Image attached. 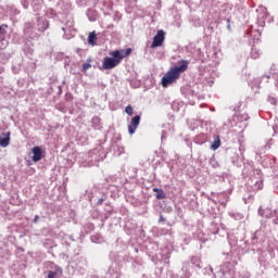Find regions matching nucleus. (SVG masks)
<instances>
[{
	"instance_id": "nucleus-1",
	"label": "nucleus",
	"mask_w": 278,
	"mask_h": 278,
	"mask_svg": "<svg viewBox=\"0 0 278 278\" xmlns=\"http://www.w3.org/2000/svg\"><path fill=\"white\" fill-rule=\"evenodd\" d=\"M131 48H127L126 50H115L110 52L111 56H106L103 59L102 68L103 71H112V68H116L125 58H129L131 55Z\"/></svg>"
},
{
	"instance_id": "nucleus-2",
	"label": "nucleus",
	"mask_w": 278,
	"mask_h": 278,
	"mask_svg": "<svg viewBox=\"0 0 278 278\" xmlns=\"http://www.w3.org/2000/svg\"><path fill=\"white\" fill-rule=\"evenodd\" d=\"M179 66L172 67L161 79V85L163 88H168L172 84H175L177 79L181 76V73L188 71L189 62L187 60H181L178 62Z\"/></svg>"
},
{
	"instance_id": "nucleus-3",
	"label": "nucleus",
	"mask_w": 278,
	"mask_h": 278,
	"mask_svg": "<svg viewBox=\"0 0 278 278\" xmlns=\"http://www.w3.org/2000/svg\"><path fill=\"white\" fill-rule=\"evenodd\" d=\"M164 40H166V33H164L163 29L157 30L156 35L153 37L151 49L162 47V45H164Z\"/></svg>"
},
{
	"instance_id": "nucleus-4",
	"label": "nucleus",
	"mask_w": 278,
	"mask_h": 278,
	"mask_svg": "<svg viewBox=\"0 0 278 278\" xmlns=\"http://www.w3.org/2000/svg\"><path fill=\"white\" fill-rule=\"evenodd\" d=\"M139 125L140 115H136L131 118L130 124L128 125V132L130 134V136H132V134H136V129H138Z\"/></svg>"
},
{
	"instance_id": "nucleus-5",
	"label": "nucleus",
	"mask_w": 278,
	"mask_h": 278,
	"mask_svg": "<svg viewBox=\"0 0 278 278\" xmlns=\"http://www.w3.org/2000/svg\"><path fill=\"white\" fill-rule=\"evenodd\" d=\"M33 162H40L42 160V148L36 146L31 149Z\"/></svg>"
},
{
	"instance_id": "nucleus-6",
	"label": "nucleus",
	"mask_w": 278,
	"mask_h": 278,
	"mask_svg": "<svg viewBox=\"0 0 278 278\" xmlns=\"http://www.w3.org/2000/svg\"><path fill=\"white\" fill-rule=\"evenodd\" d=\"M10 136H11V132L8 131V132H2L0 135V147H2L3 149H5V147H9L10 146Z\"/></svg>"
},
{
	"instance_id": "nucleus-7",
	"label": "nucleus",
	"mask_w": 278,
	"mask_h": 278,
	"mask_svg": "<svg viewBox=\"0 0 278 278\" xmlns=\"http://www.w3.org/2000/svg\"><path fill=\"white\" fill-rule=\"evenodd\" d=\"M153 192H156L155 199L157 201H162L163 199H166V193L162 189L153 188Z\"/></svg>"
},
{
	"instance_id": "nucleus-8",
	"label": "nucleus",
	"mask_w": 278,
	"mask_h": 278,
	"mask_svg": "<svg viewBox=\"0 0 278 278\" xmlns=\"http://www.w3.org/2000/svg\"><path fill=\"white\" fill-rule=\"evenodd\" d=\"M88 43L92 45V47L97 45V34H94V31L89 34Z\"/></svg>"
},
{
	"instance_id": "nucleus-9",
	"label": "nucleus",
	"mask_w": 278,
	"mask_h": 278,
	"mask_svg": "<svg viewBox=\"0 0 278 278\" xmlns=\"http://www.w3.org/2000/svg\"><path fill=\"white\" fill-rule=\"evenodd\" d=\"M235 121H238L239 123H242L244 121H249V115L248 114H239V113H237L235 115Z\"/></svg>"
},
{
	"instance_id": "nucleus-10",
	"label": "nucleus",
	"mask_w": 278,
	"mask_h": 278,
	"mask_svg": "<svg viewBox=\"0 0 278 278\" xmlns=\"http://www.w3.org/2000/svg\"><path fill=\"white\" fill-rule=\"evenodd\" d=\"M220 148V137H216L211 146V149L213 151H216L217 149Z\"/></svg>"
},
{
	"instance_id": "nucleus-11",
	"label": "nucleus",
	"mask_w": 278,
	"mask_h": 278,
	"mask_svg": "<svg viewBox=\"0 0 278 278\" xmlns=\"http://www.w3.org/2000/svg\"><path fill=\"white\" fill-rule=\"evenodd\" d=\"M251 58H252V60H258L260 51H257L256 49H252Z\"/></svg>"
},
{
	"instance_id": "nucleus-12",
	"label": "nucleus",
	"mask_w": 278,
	"mask_h": 278,
	"mask_svg": "<svg viewBox=\"0 0 278 278\" xmlns=\"http://www.w3.org/2000/svg\"><path fill=\"white\" fill-rule=\"evenodd\" d=\"M125 112L126 114H128V116H134V106L131 105L126 106Z\"/></svg>"
},
{
	"instance_id": "nucleus-13",
	"label": "nucleus",
	"mask_w": 278,
	"mask_h": 278,
	"mask_svg": "<svg viewBox=\"0 0 278 278\" xmlns=\"http://www.w3.org/2000/svg\"><path fill=\"white\" fill-rule=\"evenodd\" d=\"M88 68H92V65L90 63H84L83 64V71L84 73H86V71H88Z\"/></svg>"
},
{
	"instance_id": "nucleus-14",
	"label": "nucleus",
	"mask_w": 278,
	"mask_h": 278,
	"mask_svg": "<svg viewBox=\"0 0 278 278\" xmlns=\"http://www.w3.org/2000/svg\"><path fill=\"white\" fill-rule=\"evenodd\" d=\"M255 186L257 187V190H262L264 188L263 181H256Z\"/></svg>"
},
{
	"instance_id": "nucleus-15",
	"label": "nucleus",
	"mask_w": 278,
	"mask_h": 278,
	"mask_svg": "<svg viewBox=\"0 0 278 278\" xmlns=\"http://www.w3.org/2000/svg\"><path fill=\"white\" fill-rule=\"evenodd\" d=\"M55 275H58V273H55V271H49V273H48V278H55Z\"/></svg>"
},
{
	"instance_id": "nucleus-16",
	"label": "nucleus",
	"mask_w": 278,
	"mask_h": 278,
	"mask_svg": "<svg viewBox=\"0 0 278 278\" xmlns=\"http://www.w3.org/2000/svg\"><path fill=\"white\" fill-rule=\"evenodd\" d=\"M39 219H40V216L36 215L34 218V223H38Z\"/></svg>"
},
{
	"instance_id": "nucleus-17",
	"label": "nucleus",
	"mask_w": 278,
	"mask_h": 278,
	"mask_svg": "<svg viewBox=\"0 0 278 278\" xmlns=\"http://www.w3.org/2000/svg\"><path fill=\"white\" fill-rule=\"evenodd\" d=\"M98 205H103V199H99Z\"/></svg>"
},
{
	"instance_id": "nucleus-18",
	"label": "nucleus",
	"mask_w": 278,
	"mask_h": 278,
	"mask_svg": "<svg viewBox=\"0 0 278 278\" xmlns=\"http://www.w3.org/2000/svg\"><path fill=\"white\" fill-rule=\"evenodd\" d=\"M163 220H164V217L160 216V223H163Z\"/></svg>"
}]
</instances>
